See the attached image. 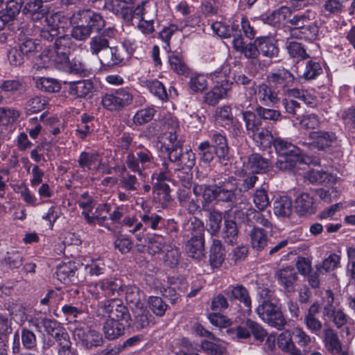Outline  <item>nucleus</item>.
<instances>
[{
    "instance_id": "nucleus-15",
    "label": "nucleus",
    "mask_w": 355,
    "mask_h": 355,
    "mask_svg": "<svg viewBox=\"0 0 355 355\" xmlns=\"http://www.w3.org/2000/svg\"><path fill=\"white\" fill-rule=\"evenodd\" d=\"M73 42L69 35H64L58 37L54 42L53 47L51 49L55 56L58 59L60 64L67 62L68 57L73 49Z\"/></svg>"
},
{
    "instance_id": "nucleus-33",
    "label": "nucleus",
    "mask_w": 355,
    "mask_h": 355,
    "mask_svg": "<svg viewBox=\"0 0 355 355\" xmlns=\"http://www.w3.org/2000/svg\"><path fill=\"white\" fill-rule=\"evenodd\" d=\"M22 12L24 14H28L31 19L36 21L47 16V10L40 1L29 0L26 3Z\"/></svg>"
},
{
    "instance_id": "nucleus-60",
    "label": "nucleus",
    "mask_w": 355,
    "mask_h": 355,
    "mask_svg": "<svg viewBox=\"0 0 355 355\" xmlns=\"http://www.w3.org/2000/svg\"><path fill=\"white\" fill-rule=\"evenodd\" d=\"M198 153L200 160L206 164L210 163L216 157V152L209 141H205L199 144Z\"/></svg>"
},
{
    "instance_id": "nucleus-55",
    "label": "nucleus",
    "mask_w": 355,
    "mask_h": 355,
    "mask_svg": "<svg viewBox=\"0 0 355 355\" xmlns=\"http://www.w3.org/2000/svg\"><path fill=\"white\" fill-rule=\"evenodd\" d=\"M255 112L257 114L263 121H269L272 123L281 121L283 118L281 112L278 110L266 107L265 106L257 105Z\"/></svg>"
},
{
    "instance_id": "nucleus-58",
    "label": "nucleus",
    "mask_w": 355,
    "mask_h": 355,
    "mask_svg": "<svg viewBox=\"0 0 355 355\" xmlns=\"http://www.w3.org/2000/svg\"><path fill=\"white\" fill-rule=\"evenodd\" d=\"M24 261L22 254L15 250L7 252L3 259L2 260L3 266L9 269H15L19 268Z\"/></svg>"
},
{
    "instance_id": "nucleus-4",
    "label": "nucleus",
    "mask_w": 355,
    "mask_h": 355,
    "mask_svg": "<svg viewBox=\"0 0 355 355\" xmlns=\"http://www.w3.org/2000/svg\"><path fill=\"white\" fill-rule=\"evenodd\" d=\"M98 315L107 316L108 319L130 323V314L123 302L116 297L102 301L98 303Z\"/></svg>"
},
{
    "instance_id": "nucleus-25",
    "label": "nucleus",
    "mask_w": 355,
    "mask_h": 355,
    "mask_svg": "<svg viewBox=\"0 0 355 355\" xmlns=\"http://www.w3.org/2000/svg\"><path fill=\"white\" fill-rule=\"evenodd\" d=\"M185 250L187 255L192 259H200L203 257L205 254L204 236H192L186 244Z\"/></svg>"
},
{
    "instance_id": "nucleus-6",
    "label": "nucleus",
    "mask_w": 355,
    "mask_h": 355,
    "mask_svg": "<svg viewBox=\"0 0 355 355\" xmlns=\"http://www.w3.org/2000/svg\"><path fill=\"white\" fill-rule=\"evenodd\" d=\"M303 21H300L298 25H294L291 29V35L298 39L313 41L319 33V28L313 20L315 13L311 10H306L302 12Z\"/></svg>"
},
{
    "instance_id": "nucleus-11",
    "label": "nucleus",
    "mask_w": 355,
    "mask_h": 355,
    "mask_svg": "<svg viewBox=\"0 0 355 355\" xmlns=\"http://www.w3.org/2000/svg\"><path fill=\"white\" fill-rule=\"evenodd\" d=\"M267 80L274 89L282 95L288 87L293 86L295 76L288 69L279 68L275 72L270 73L267 76Z\"/></svg>"
},
{
    "instance_id": "nucleus-37",
    "label": "nucleus",
    "mask_w": 355,
    "mask_h": 355,
    "mask_svg": "<svg viewBox=\"0 0 355 355\" xmlns=\"http://www.w3.org/2000/svg\"><path fill=\"white\" fill-rule=\"evenodd\" d=\"M270 166V161L259 153H253L248 157V167L253 172L265 173Z\"/></svg>"
},
{
    "instance_id": "nucleus-45",
    "label": "nucleus",
    "mask_w": 355,
    "mask_h": 355,
    "mask_svg": "<svg viewBox=\"0 0 355 355\" xmlns=\"http://www.w3.org/2000/svg\"><path fill=\"white\" fill-rule=\"evenodd\" d=\"M347 1L348 0H324L322 11L327 17L338 15L343 11Z\"/></svg>"
},
{
    "instance_id": "nucleus-28",
    "label": "nucleus",
    "mask_w": 355,
    "mask_h": 355,
    "mask_svg": "<svg viewBox=\"0 0 355 355\" xmlns=\"http://www.w3.org/2000/svg\"><path fill=\"white\" fill-rule=\"evenodd\" d=\"M277 344L279 349L287 355H301V350L293 341L292 334L288 331L282 332L277 337Z\"/></svg>"
},
{
    "instance_id": "nucleus-40",
    "label": "nucleus",
    "mask_w": 355,
    "mask_h": 355,
    "mask_svg": "<svg viewBox=\"0 0 355 355\" xmlns=\"http://www.w3.org/2000/svg\"><path fill=\"white\" fill-rule=\"evenodd\" d=\"M238 236L239 230L235 220L224 218V227L221 232V236L224 241L230 245L236 244Z\"/></svg>"
},
{
    "instance_id": "nucleus-35",
    "label": "nucleus",
    "mask_w": 355,
    "mask_h": 355,
    "mask_svg": "<svg viewBox=\"0 0 355 355\" xmlns=\"http://www.w3.org/2000/svg\"><path fill=\"white\" fill-rule=\"evenodd\" d=\"M225 259V250L221 241L214 239L210 248L209 263L212 268H218Z\"/></svg>"
},
{
    "instance_id": "nucleus-12",
    "label": "nucleus",
    "mask_w": 355,
    "mask_h": 355,
    "mask_svg": "<svg viewBox=\"0 0 355 355\" xmlns=\"http://www.w3.org/2000/svg\"><path fill=\"white\" fill-rule=\"evenodd\" d=\"M78 166L83 171H100L101 168L105 167V162L97 151H83L78 159Z\"/></svg>"
},
{
    "instance_id": "nucleus-34",
    "label": "nucleus",
    "mask_w": 355,
    "mask_h": 355,
    "mask_svg": "<svg viewBox=\"0 0 355 355\" xmlns=\"http://www.w3.org/2000/svg\"><path fill=\"white\" fill-rule=\"evenodd\" d=\"M322 338L328 351L333 354H338L340 352L342 343L337 333L331 327H327L324 329Z\"/></svg>"
},
{
    "instance_id": "nucleus-31",
    "label": "nucleus",
    "mask_w": 355,
    "mask_h": 355,
    "mask_svg": "<svg viewBox=\"0 0 355 355\" xmlns=\"http://www.w3.org/2000/svg\"><path fill=\"white\" fill-rule=\"evenodd\" d=\"M110 206L107 204L100 205L96 209L95 213L90 216L88 214V211H83L81 214L85 220L86 223L89 225H95L97 223L99 226L104 227L107 228L108 230L112 231L113 228L109 224L106 223L105 221L107 220L106 216H101V215L97 214V211L98 209H103L106 212L110 211Z\"/></svg>"
},
{
    "instance_id": "nucleus-23",
    "label": "nucleus",
    "mask_w": 355,
    "mask_h": 355,
    "mask_svg": "<svg viewBox=\"0 0 355 355\" xmlns=\"http://www.w3.org/2000/svg\"><path fill=\"white\" fill-rule=\"evenodd\" d=\"M102 65L114 67L121 64L124 61V53L118 46H110L99 57Z\"/></svg>"
},
{
    "instance_id": "nucleus-20",
    "label": "nucleus",
    "mask_w": 355,
    "mask_h": 355,
    "mask_svg": "<svg viewBox=\"0 0 355 355\" xmlns=\"http://www.w3.org/2000/svg\"><path fill=\"white\" fill-rule=\"evenodd\" d=\"M159 143L162 153H165L167 157L182 148V143L178 139L177 132H163Z\"/></svg>"
},
{
    "instance_id": "nucleus-53",
    "label": "nucleus",
    "mask_w": 355,
    "mask_h": 355,
    "mask_svg": "<svg viewBox=\"0 0 355 355\" xmlns=\"http://www.w3.org/2000/svg\"><path fill=\"white\" fill-rule=\"evenodd\" d=\"M94 117L92 116L84 114L81 116V121L78 125L76 129V135L80 139H84L88 135L91 134L94 130L93 121Z\"/></svg>"
},
{
    "instance_id": "nucleus-57",
    "label": "nucleus",
    "mask_w": 355,
    "mask_h": 355,
    "mask_svg": "<svg viewBox=\"0 0 355 355\" xmlns=\"http://www.w3.org/2000/svg\"><path fill=\"white\" fill-rule=\"evenodd\" d=\"M323 70L318 62L313 60H309L306 62L304 71L301 76L306 80L315 79L322 73Z\"/></svg>"
},
{
    "instance_id": "nucleus-7",
    "label": "nucleus",
    "mask_w": 355,
    "mask_h": 355,
    "mask_svg": "<svg viewBox=\"0 0 355 355\" xmlns=\"http://www.w3.org/2000/svg\"><path fill=\"white\" fill-rule=\"evenodd\" d=\"M309 148L312 150L326 151L338 146V140L334 132L324 130H313L309 132Z\"/></svg>"
},
{
    "instance_id": "nucleus-3",
    "label": "nucleus",
    "mask_w": 355,
    "mask_h": 355,
    "mask_svg": "<svg viewBox=\"0 0 355 355\" xmlns=\"http://www.w3.org/2000/svg\"><path fill=\"white\" fill-rule=\"evenodd\" d=\"M257 314L265 323L281 331L284 329L286 320L280 309L268 300H263L255 310Z\"/></svg>"
},
{
    "instance_id": "nucleus-51",
    "label": "nucleus",
    "mask_w": 355,
    "mask_h": 355,
    "mask_svg": "<svg viewBox=\"0 0 355 355\" xmlns=\"http://www.w3.org/2000/svg\"><path fill=\"white\" fill-rule=\"evenodd\" d=\"M282 95L290 99H300L307 105H312L314 103V98L306 90L288 87Z\"/></svg>"
},
{
    "instance_id": "nucleus-36",
    "label": "nucleus",
    "mask_w": 355,
    "mask_h": 355,
    "mask_svg": "<svg viewBox=\"0 0 355 355\" xmlns=\"http://www.w3.org/2000/svg\"><path fill=\"white\" fill-rule=\"evenodd\" d=\"M273 211L277 217H289L293 212V203L290 198L283 196L275 198Z\"/></svg>"
},
{
    "instance_id": "nucleus-18",
    "label": "nucleus",
    "mask_w": 355,
    "mask_h": 355,
    "mask_svg": "<svg viewBox=\"0 0 355 355\" xmlns=\"http://www.w3.org/2000/svg\"><path fill=\"white\" fill-rule=\"evenodd\" d=\"M278 284L287 292L295 291V283L298 278L297 272L293 267H287L277 271L275 274Z\"/></svg>"
},
{
    "instance_id": "nucleus-64",
    "label": "nucleus",
    "mask_w": 355,
    "mask_h": 355,
    "mask_svg": "<svg viewBox=\"0 0 355 355\" xmlns=\"http://www.w3.org/2000/svg\"><path fill=\"white\" fill-rule=\"evenodd\" d=\"M0 89L11 94H21L25 91V85L18 79H9L2 82Z\"/></svg>"
},
{
    "instance_id": "nucleus-32",
    "label": "nucleus",
    "mask_w": 355,
    "mask_h": 355,
    "mask_svg": "<svg viewBox=\"0 0 355 355\" xmlns=\"http://www.w3.org/2000/svg\"><path fill=\"white\" fill-rule=\"evenodd\" d=\"M105 10L114 14L123 19V20L128 24L132 23L134 18L133 8L128 6L127 5H121L120 3L116 4L114 1H109L104 4Z\"/></svg>"
},
{
    "instance_id": "nucleus-38",
    "label": "nucleus",
    "mask_w": 355,
    "mask_h": 355,
    "mask_svg": "<svg viewBox=\"0 0 355 355\" xmlns=\"http://www.w3.org/2000/svg\"><path fill=\"white\" fill-rule=\"evenodd\" d=\"M144 87H146L149 92L162 103L168 100V94L163 83L157 79L146 80L143 82Z\"/></svg>"
},
{
    "instance_id": "nucleus-24",
    "label": "nucleus",
    "mask_w": 355,
    "mask_h": 355,
    "mask_svg": "<svg viewBox=\"0 0 355 355\" xmlns=\"http://www.w3.org/2000/svg\"><path fill=\"white\" fill-rule=\"evenodd\" d=\"M82 19L85 20V22L87 24L86 26L89 29H90V32L95 31L96 33H99L100 32H103L106 27V21L98 13L94 12L91 10H85L83 11Z\"/></svg>"
},
{
    "instance_id": "nucleus-19",
    "label": "nucleus",
    "mask_w": 355,
    "mask_h": 355,
    "mask_svg": "<svg viewBox=\"0 0 355 355\" xmlns=\"http://www.w3.org/2000/svg\"><path fill=\"white\" fill-rule=\"evenodd\" d=\"M272 145L279 157H290L293 159H300L301 150L287 140L277 137Z\"/></svg>"
},
{
    "instance_id": "nucleus-54",
    "label": "nucleus",
    "mask_w": 355,
    "mask_h": 355,
    "mask_svg": "<svg viewBox=\"0 0 355 355\" xmlns=\"http://www.w3.org/2000/svg\"><path fill=\"white\" fill-rule=\"evenodd\" d=\"M35 86L38 89L49 93L58 92L61 89V85L56 79L46 77L38 78Z\"/></svg>"
},
{
    "instance_id": "nucleus-46",
    "label": "nucleus",
    "mask_w": 355,
    "mask_h": 355,
    "mask_svg": "<svg viewBox=\"0 0 355 355\" xmlns=\"http://www.w3.org/2000/svg\"><path fill=\"white\" fill-rule=\"evenodd\" d=\"M252 139L259 148H266L273 144L275 140L270 130L263 128L252 135Z\"/></svg>"
},
{
    "instance_id": "nucleus-50",
    "label": "nucleus",
    "mask_w": 355,
    "mask_h": 355,
    "mask_svg": "<svg viewBox=\"0 0 355 355\" xmlns=\"http://www.w3.org/2000/svg\"><path fill=\"white\" fill-rule=\"evenodd\" d=\"M58 355H78L76 349L72 347L67 333L62 332L61 336L56 340Z\"/></svg>"
},
{
    "instance_id": "nucleus-48",
    "label": "nucleus",
    "mask_w": 355,
    "mask_h": 355,
    "mask_svg": "<svg viewBox=\"0 0 355 355\" xmlns=\"http://www.w3.org/2000/svg\"><path fill=\"white\" fill-rule=\"evenodd\" d=\"M243 121L248 133L254 134L260 129L263 128V121L257 114L256 112L248 111L243 113Z\"/></svg>"
},
{
    "instance_id": "nucleus-1",
    "label": "nucleus",
    "mask_w": 355,
    "mask_h": 355,
    "mask_svg": "<svg viewBox=\"0 0 355 355\" xmlns=\"http://www.w3.org/2000/svg\"><path fill=\"white\" fill-rule=\"evenodd\" d=\"M238 182L234 177H228L219 181L214 185L195 184L193 193L195 196H202L206 203L216 200L223 202L234 203L236 200Z\"/></svg>"
},
{
    "instance_id": "nucleus-44",
    "label": "nucleus",
    "mask_w": 355,
    "mask_h": 355,
    "mask_svg": "<svg viewBox=\"0 0 355 355\" xmlns=\"http://www.w3.org/2000/svg\"><path fill=\"white\" fill-rule=\"evenodd\" d=\"M101 289L105 297H111L115 295H120L123 292L121 282L119 280L115 279H103L101 280Z\"/></svg>"
},
{
    "instance_id": "nucleus-47",
    "label": "nucleus",
    "mask_w": 355,
    "mask_h": 355,
    "mask_svg": "<svg viewBox=\"0 0 355 355\" xmlns=\"http://www.w3.org/2000/svg\"><path fill=\"white\" fill-rule=\"evenodd\" d=\"M224 218L235 220L236 223H244L250 226V209L244 211L238 206H234L225 212Z\"/></svg>"
},
{
    "instance_id": "nucleus-43",
    "label": "nucleus",
    "mask_w": 355,
    "mask_h": 355,
    "mask_svg": "<svg viewBox=\"0 0 355 355\" xmlns=\"http://www.w3.org/2000/svg\"><path fill=\"white\" fill-rule=\"evenodd\" d=\"M125 298L132 309L142 308L144 306V293L136 286L125 288Z\"/></svg>"
},
{
    "instance_id": "nucleus-13",
    "label": "nucleus",
    "mask_w": 355,
    "mask_h": 355,
    "mask_svg": "<svg viewBox=\"0 0 355 355\" xmlns=\"http://www.w3.org/2000/svg\"><path fill=\"white\" fill-rule=\"evenodd\" d=\"M223 293L231 302L238 301L251 311L252 300L248 290L242 284L229 286Z\"/></svg>"
},
{
    "instance_id": "nucleus-9",
    "label": "nucleus",
    "mask_w": 355,
    "mask_h": 355,
    "mask_svg": "<svg viewBox=\"0 0 355 355\" xmlns=\"http://www.w3.org/2000/svg\"><path fill=\"white\" fill-rule=\"evenodd\" d=\"M116 34L117 31L114 26H108L103 32L96 33L89 40V52L96 56H98L100 53H105L110 47V40L114 39Z\"/></svg>"
},
{
    "instance_id": "nucleus-8",
    "label": "nucleus",
    "mask_w": 355,
    "mask_h": 355,
    "mask_svg": "<svg viewBox=\"0 0 355 355\" xmlns=\"http://www.w3.org/2000/svg\"><path fill=\"white\" fill-rule=\"evenodd\" d=\"M249 94L254 95L258 105L273 107L280 101L279 94L270 84L265 83L257 85L250 89Z\"/></svg>"
},
{
    "instance_id": "nucleus-39",
    "label": "nucleus",
    "mask_w": 355,
    "mask_h": 355,
    "mask_svg": "<svg viewBox=\"0 0 355 355\" xmlns=\"http://www.w3.org/2000/svg\"><path fill=\"white\" fill-rule=\"evenodd\" d=\"M250 238L252 248L257 251L264 250L269 241L266 232L263 229L255 226L250 232Z\"/></svg>"
},
{
    "instance_id": "nucleus-14",
    "label": "nucleus",
    "mask_w": 355,
    "mask_h": 355,
    "mask_svg": "<svg viewBox=\"0 0 355 355\" xmlns=\"http://www.w3.org/2000/svg\"><path fill=\"white\" fill-rule=\"evenodd\" d=\"M58 21L59 15L58 13L46 16L42 23V27L39 30L40 37L49 42L53 41L55 37H58L60 33Z\"/></svg>"
},
{
    "instance_id": "nucleus-42",
    "label": "nucleus",
    "mask_w": 355,
    "mask_h": 355,
    "mask_svg": "<svg viewBox=\"0 0 355 355\" xmlns=\"http://www.w3.org/2000/svg\"><path fill=\"white\" fill-rule=\"evenodd\" d=\"M205 227L202 220L197 217H193L184 222L182 225V234L184 236H204Z\"/></svg>"
},
{
    "instance_id": "nucleus-17",
    "label": "nucleus",
    "mask_w": 355,
    "mask_h": 355,
    "mask_svg": "<svg viewBox=\"0 0 355 355\" xmlns=\"http://www.w3.org/2000/svg\"><path fill=\"white\" fill-rule=\"evenodd\" d=\"M22 3V0H11L7 2L5 8L0 10V31L16 19L21 9Z\"/></svg>"
},
{
    "instance_id": "nucleus-56",
    "label": "nucleus",
    "mask_w": 355,
    "mask_h": 355,
    "mask_svg": "<svg viewBox=\"0 0 355 355\" xmlns=\"http://www.w3.org/2000/svg\"><path fill=\"white\" fill-rule=\"evenodd\" d=\"M279 14L282 21H286L292 27L294 25H298L300 21H303V17L301 15L302 12H299L293 15L291 7L287 6H282L278 8Z\"/></svg>"
},
{
    "instance_id": "nucleus-63",
    "label": "nucleus",
    "mask_w": 355,
    "mask_h": 355,
    "mask_svg": "<svg viewBox=\"0 0 355 355\" xmlns=\"http://www.w3.org/2000/svg\"><path fill=\"white\" fill-rule=\"evenodd\" d=\"M189 89L195 93H201L208 86L207 77L204 74H192L188 83Z\"/></svg>"
},
{
    "instance_id": "nucleus-16",
    "label": "nucleus",
    "mask_w": 355,
    "mask_h": 355,
    "mask_svg": "<svg viewBox=\"0 0 355 355\" xmlns=\"http://www.w3.org/2000/svg\"><path fill=\"white\" fill-rule=\"evenodd\" d=\"M210 143L216 152V157L220 161H226L230 157V147L227 139L224 134L214 132L210 135Z\"/></svg>"
},
{
    "instance_id": "nucleus-21",
    "label": "nucleus",
    "mask_w": 355,
    "mask_h": 355,
    "mask_svg": "<svg viewBox=\"0 0 355 355\" xmlns=\"http://www.w3.org/2000/svg\"><path fill=\"white\" fill-rule=\"evenodd\" d=\"M168 158L170 162L178 167V168L191 170L196 163V156L192 150L189 149L182 152V148L178 151L172 153Z\"/></svg>"
},
{
    "instance_id": "nucleus-49",
    "label": "nucleus",
    "mask_w": 355,
    "mask_h": 355,
    "mask_svg": "<svg viewBox=\"0 0 355 355\" xmlns=\"http://www.w3.org/2000/svg\"><path fill=\"white\" fill-rule=\"evenodd\" d=\"M156 110L153 107H146L136 112L132 117V122L137 126L149 123L155 116Z\"/></svg>"
},
{
    "instance_id": "nucleus-22",
    "label": "nucleus",
    "mask_w": 355,
    "mask_h": 355,
    "mask_svg": "<svg viewBox=\"0 0 355 355\" xmlns=\"http://www.w3.org/2000/svg\"><path fill=\"white\" fill-rule=\"evenodd\" d=\"M255 42L258 45L259 54L269 58L278 56L279 49L274 38L268 36L260 37L255 40Z\"/></svg>"
},
{
    "instance_id": "nucleus-30",
    "label": "nucleus",
    "mask_w": 355,
    "mask_h": 355,
    "mask_svg": "<svg viewBox=\"0 0 355 355\" xmlns=\"http://www.w3.org/2000/svg\"><path fill=\"white\" fill-rule=\"evenodd\" d=\"M130 325V323L107 319L104 323L103 332L107 339L114 340L121 336L125 328Z\"/></svg>"
},
{
    "instance_id": "nucleus-61",
    "label": "nucleus",
    "mask_w": 355,
    "mask_h": 355,
    "mask_svg": "<svg viewBox=\"0 0 355 355\" xmlns=\"http://www.w3.org/2000/svg\"><path fill=\"white\" fill-rule=\"evenodd\" d=\"M224 218L222 213L218 210L212 209L209 211L207 220V231L213 236L216 235L221 225V222Z\"/></svg>"
},
{
    "instance_id": "nucleus-2",
    "label": "nucleus",
    "mask_w": 355,
    "mask_h": 355,
    "mask_svg": "<svg viewBox=\"0 0 355 355\" xmlns=\"http://www.w3.org/2000/svg\"><path fill=\"white\" fill-rule=\"evenodd\" d=\"M133 94L128 87H121L103 94L101 105L103 108L111 112H119L132 104Z\"/></svg>"
},
{
    "instance_id": "nucleus-41",
    "label": "nucleus",
    "mask_w": 355,
    "mask_h": 355,
    "mask_svg": "<svg viewBox=\"0 0 355 355\" xmlns=\"http://www.w3.org/2000/svg\"><path fill=\"white\" fill-rule=\"evenodd\" d=\"M271 218L272 215L270 211L262 212V211H257L253 208L250 209V226L261 225L266 228L271 229Z\"/></svg>"
},
{
    "instance_id": "nucleus-62",
    "label": "nucleus",
    "mask_w": 355,
    "mask_h": 355,
    "mask_svg": "<svg viewBox=\"0 0 355 355\" xmlns=\"http://www.w3.org/2000/svg\"><path fill=\"white\" fill-rule=\"evenodd\" d=\"M37 62V64L43 68L51 66L58 68L60 65L58 58L55 56V53H53V50L50 48H47L42 51L39 55Z\"/></svg>"
},
{
    "instance_id": "nucleus-10",
    "label": "nucleus",
    "mask_w": 355,
    "mask_h": 355,
    "mask_svg": "<svg viewBox=\"0 0 355 355\" xmlns=\"http://www.w3.org/2000/svg\"><path fill=\"white\" fill-rule=\"evenodd\" d=\"M139 217L141 221L137 223L133 229L130 230V232L136 233L140 230L146 232L148 229L165 231L166 220L157 213L152 212L149 209L144 210L143 213L139 214Z\"/></svg>"
},
{
    "instance_id": "nucleus-52",
    "label": "nucleus",
    "mask_w": 355,
    "mask_h": 355,
    "mask_svg": "<svg viewBox=\"0 0 355 355\" xmlns=\"http://www.w3.org/2000/svg\"><path fill=\"white\" fill-rule=\"evenodd\" d=\"M286 49L288 55L297 60H305L309 58L304 46L299 42L294 41H287Z\"/></svg>"
},
{
    "instance_id": "nucleus-29",
    "label": "nucleus",
    "mask_w": 355,
    "mask_h": 355,
    "mask_svg": "<svg viewBox=\"0 0 355 355\" xmlns=\"http://www.w3.org/2000/svg\"><path fill=\"white\" fill-rule=\"evenodd\" d=\"M295 209L300 216L310 215L315 212L313 198L307 193H302L295 200Z\"/></svg>"
},
{
    "instance_id": "nucleus-27",
    "label": "nucleus",
    "mask_w": 355,
    "mask_h": 355,
    "mask_svg": "<svg viewBox=\"0 0 355 355\" xmlns=\"http://www.w3.org/2000/svg\"><path fill=\"white\" fill-rule=\"evenodd\" d=\"M94 85L89 80L69 83V93L74 98H86L91 96Z\"/></svg>"
},
{
    "instance_id": "nucleus-26",
    "label": "nucleus",
    "mask_w": 355,
    "mask_h": 355,
    "mask_svg": "<svg viewBox=\"0 0 355 355\" xmlns=\"http://www.w3.org/2000/svg\"><path fill=\"white\" fill-rule=\"evenodd\" d=\"M73 335L76 339L82 342V344L87 348L99 346L103 342L101 335L94 330H89L86 333L80 329H76Z\"/></svg>"
},
{
    "instance_id": "nucleus-5",
    "label": "nucleus",
    "mask_w": 355,
    "mask_h": 355,
    "mask_svg": "<svg viewBox=\"0 0 355 355\" xmlns=\"http://www.w3.org/2000/svg\"><path fill=\"white\" fill-rule=\"evenodd\" d=\"M153 153L142 145L137 147L136 154L130 153L125 159L128 168L139 175H143L146 169L149 168L154 164Z\"/></svg>"
},
{
    "instance_id": "nucleus-59",
    "label": "nucleus",
    "mask_w": 355,
    "mask_h": 355,
    "mask_svg": "<svg viewBox=\"0 0 355 355\" xmlns=\"http://www.w3.org/2000/svg\"><path fill=\"white\" fill-rule=\"evenodd\" d=\"M167 240L164 236L159 234H154L148 238V250L153 255L159 254L165 247Z\"/></svg>"
}]
</instances>
